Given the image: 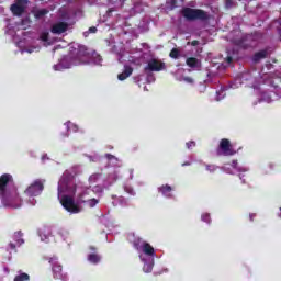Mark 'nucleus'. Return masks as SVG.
Wrapping results in <instances>:
<instances>
[{
  "instance_id": "obj_25",
  "label": "nucleus",
  "mask_w": 281,
  "mask_h": 281,
  "mask_svg": "<svg viewBox=\"0 0 281 281\" xmlns=\"http://www.w3.org/2000/svg\"><path fill=\"white\" fill-rule=\"evenodd\" d=\"M40 237L43 243H47V240L49 239V233L44 231L40 234Z\"/></svg>"
},
{
  "instance_id": "obj_7",
  "label": "nucleus",
  "mask_w": 281,
  "mask_h": 281,
  "mask_svg": "<svg viewBox=\"0 0 281 281\" xmlns=\"http://www.w3.org/2000/svg\"><path fill=\"white\" fill-rule=\"evenodd\" d=\"M166 69V64L159 59H149L145 67V71H164Z\"/></svg>"
},
{
  "instance_id": "obj_30",
  "label": "nucleus",
  "mask_w": 281,
  "mask_h": 281,
  "mask_svg": "<svg viewBox=\"0 0 281 281\" xmlns=\"http://www.w3.org/2000/svg\"><path fill=\"white\" fill-rule=\"evenodd\" d=\"M111 2L115 8H122V5H124V0H111Z\"/></svg>"
},
{
  "instance_id": "obj_39",
  "label": "nucleus",
  "mask_w": 281,
  "mask_h": 281,
  "mask_svg": "<svg viewBox=\"0 0 281 281\" xmlns=\"http://www.w3.org/2000/svg\"><path fill=\"white\" fill-rule=\"evenodd\" d=\"M262 101H263V102H271V95H269V94H263Z\"/></svg>"
},
{
  "instance_id": "obj_4",
  "label": "nucleus",
  "mask_w": 281,
  "mask_h": 281,
  "mask_svg": "<svg viewBox=\"0 0 281 281\" xmlns=\"http://www.w3.org/2000/svg\"><path fill=\"white\" fill-rule=\"evenodd\" d=\"M182 14L184 19L189 21H194V19H207V13L196 9H183Z\"/></svg>"
},
{
  "instance_id": "obj_18",
  "label": "nucleus",
  "mask_w": 281,
  "mask_h": 281,
  "mask_svg": "<svg viewBox=\"0 0 281 281\" xmlns=\"http://www.w3.org/2000/svg\"><path fill=\"white\" fill-rule=\"evenodd\" d=\"M23 236V234L21 232H16L13 235L14 240L16 241V245L21 246L23 245L25 241L23 240V238H21Z\"/></svg>"
},
{
  "instance_id": "obj_12",
  "label": "nucleus",
  "mask_w": 281,
  "mask_h": 281,
  "mask_svg": "<svg viewBox=\"0 0 281 281\" xmlns=\"http://www.w3.org/2000/svg\"><path fill=\"white\" fill-rule=\"evenodd\" d=\"M53 273L57 280L67 281V276L63 274V267L55 265L53 267Z\"/></svg>"
},
{
  "instance_id": "obj_27",
  "label": "nucleus",
  "mask_w": 281,
  "mask_h": 281,
  "mask_svg": "<svg viewBox=\"0 0 281 281\" xmlns=\"http://www.w3.org/2000/svg\"><path fill=\"white\" fill-rule=\"evenodd\" d=\"M92 194H102L104 192V189L100 186H95L93 190H91Z\"/></svg>"
},
{
  "instance_id": "obj_47",
  "label": "nucleus",
  "mask_w": 281,
  "mask_h": 281,
  "mask_svg": "<svg viewBox=\"0 0 281 281\" xmlns=\"http://www.w3.org/2000/svg\"><path fill=\"white\" fill-rule=\"evenodd\" d=\"M227 63H232V57H227Z\"/></svg>"
},
{
  "instance_id": "obj_35",
  "label": "nucleus",
  "mask_w": 281,
  "mask_h": 281,
  "mask_svg": "<svg viewBox=\"0 0 281 281\" xmlns=\"http://www.w3.org/2000/svg\"><path fill=\"white\" fill-rule=\"evenodd\" d=\"M48 38H49L48 32H44L41 34V41H43L44 43H47Z\"/></svg>"
},
{
  "instance_id": "obj_19",
  "label": "nucleus",
  "mask_w": 281,
  "mask_h": 281,
  "mask_svg": "<svg viewBox=\"0 0 281 281\" xmlns=\"http://www.w3.org/2000/svg\"><path fill=\"white\" fill-rule=\"evenodd\" d=\"M262 58H267V50H261L257 53L254 57L255 63H258V60H262Z\"/></svg>"
},
{
  "instance_id": "obj_9",
  "label": "nucleus",
  "mask_w": 281,
  "mask_h": 281,
  "mask_svg": "<svg viewBox=\"0 0 281 281\" xmlns=\"http://www.w3.org/2000/svg\"><path fill=\"white\" fill-rule=\"evenodd\" d=\"M74 65H80L79 61H74L71 58L66 57L61 59L57 65L54 66L55 71H63V69H69Z\"/></svg>"
},
{
  "instance_id": "obj_23",
  "label": "nucleus",
  "mask_w": 281,
  "mask_h": 281,
  "mask_svg": "<svg viewBox=\"0 0 281 281\" xmlns=\"http://www.w3.org/2000/svg\"><path fill=\"white\" fill-rule=\"evenodd\" d=\"M66 126H67L68 131H74V133L78 132V125L72 124L71 122H67Z\"/></svg>"
},
{
  "instance_id": "obj_32",
  "label": "nucleus",
  "mask_w": 281,
  "mask_h": 281,
  "mask_svg": "<svg viewBox=\"0 0 281 281\" xmlns=\"http://www.w3.org/2000/svg\"><path fill=\"white\" fill-rule=\"evenodd\" d=\"M93 59H94V65H100V63H102V57L97 53L93 54Z\"/></svg>"
},
{
  "instance_id": "obj_38",
  "label": "nucleus",
  "mask_w": 281,
  "mask_h": 281,
  "mask_svg": "<svg viewBox=\"0 0 281 281\" xmlns=\"http://www.w3.org/2000/svg\"><path fill=\"white\" fill-rule=\"evenodd\" d=\"M202 221H203L204 223H210V221H211V220H210V214H207V213H206V214H203V215H202Z\"/></svg>"
},
{
  "instance_id": "obj_10",
  "label": "nucleus",
  "mask_w": 281,
  "mask_h": 281,
  "mask_svg": "<svg viewBox=\"0 0 281 281\" xmlns=\"http://www.w3.org/2000/svg\"><path fill=\"white\" fill-rule=\"evenodd\" d=\"M139 258L142 260V262H145L144 267H143L144 272L150 273V271H153V267L155 265V258H153V257L146 258V256H144V255H139Z\"/></svg>"
},
{
  "instance_id": "obj_46",
  "label": "nucleus",
  "mask_w": 281,
  "mask_h": 281,
  "mask_svg": "<svg viewBox=\"0 0 281 281\" xmlns=\"http://www.w3.org/2000/svg\"><path fill=\"white\" fill-rule=\"evenodd\" d=\"M224 170H225V172H228L229 175L233 173L232 171H228V170H227V167H224Z\"/></svg>"
},
{
  "instance_id": "obj_43",
  "label": "nucleus",
  "mask_w": 281,
  "mask_h": 281,
  "mask_svg": "<svg viewBox=\"0 0 281 281\" xmlns=\"http://www.w3.org/2000/svg\"><path fill=\"white\" fill-rule=\"evenodd\" d=\"M106 157H108V159H115V156H113L111 154H108Z\"/></svg>"
},
{
  "instance_id": "obj_24",
  "label": "nucleus",
  "mask_w": 281,
  "mask_h": 281,
  "mask_svg": "<svg viewBox=\"0 0 281 281\" xmlns=\"http://www.w3.org/2000/svg\"><path fill=\"white\" fill-rule=\"evenodd\" d=\"M100 179V173H93L89 177V183H98V180Z\"/></svg>"
},
{
  "instance_id": "obj_36",
  "label": "nucleus",
  "mask_w": 281,
  "mask_h": 281,
  "mask_svg": "<svg viewBox=\"0 0 281 281\" xmlns=\"http://www.w3.org/2000/svg\"><path fill=\"white\" fill-rule=\"evenodd\" d=\"M79 50L76 53L79 57L85 56V52H87V48L85 46H78Z\"/></svg>"
},
{
  "instance_id": "obj_6",
  "label": "nucleus",
  "mask_w": 281,
  "mask_h": 281,
  "mask_svg": "<svg viewBox=\"0 0 281 281\" xmlns=\"http://www.w3.org/2000/svg\"><path fill=\"white\" fill-rule=\"evenodd\" d=\"M217 155H224L225 157L236 155V150L232 148V144L229 143V139L224 138L221 140L220 150L217 151Z\"/></svg>"
},
{
  "instance_id": "obj_48",
  "label": "nucleus",
  "mask_w": 281,
  "mask_h": 281,
  "mask_svg": "<svg viewBox=\"0 0 281 281\" xmlns=\"http://www.w3.org/2000/svg\"><path fill=\"white\" fill-rule=\"evenodd\" d=\"M29 54H32V52H34L33 49H27L26 50Z\"/></svg>"
},
{
  "instance_id": "obj_8",
  "label": "nucleus",
  "mask_w": 281,
  "mask_h": 281,
  "mask_svg": "<svg viewBox=\"0 0 281 281\" xmlns=\"http://www.w3.org/2000/svg\"><path fill=\"white\" fill-rule=\"evenodd\" d=\"M27 8V0H18L14 4L11 5V12L15 16H21Z\"/></svg>"
},
{
  "instance_id": "obj_41",
  "label": "nucleus",
  "mask_w": 281,
  "mask_h": 281,
  "mask_svg": "<svg viewBox=\"0 0 281 281\" xmlns=\"http://www.w3.org/2000/svg\"><path fill=\"white\" fill-rule=\"evenodd\" d=\"M89 32H90L91 34H95V32H98V29H97L95 26H91V27L89 29Z\"/></svg>"
},
{
  "instance_id": "obj_29",
  "label": "nucleus",
  "mask_w": 281,
  "mask_h": 281,
  "mask_svg": "<svg viewBox=\"0 0 281 281\" xmlns=\"http://www.w3.org/2000/svg\"><path fill=\"white\" fill-rule=\"evenodd\" d=\"M30 27V19H24L21 23V30H27Z\"/></svg>"
},
{
  "instance_id": "obj_14",
  "label": "nucleus",
  "mask_w": 281,
  "mask_h": 281,
  "mask_svg": "<svg viewBox=\"0 0 281 281\" xmlns=\"http://www.w3.org/2000/svg\"><path fill=\"white\" fill-rule=\"evenodd\" d=\"M188 67L191 69H201V61L194 57H190L187 59Z\"/></svg>"
},
{
  "instance_id": "obj_11",
  "label": "nucleus",
  "mask_w": 281,
  "mask_h": 281,
  "mask_svg": "<svg viewBox=\"0 0 281 281\" xmlns=\"http://www.w3.org/2000/svg\"><path fill=\"white\" fill-rule=\"evenodd\" d=\"M68 27H69V24H67L65 22H57L53 25L52 33L53 34H63V33L67 32Z\"/></svg>"
},
{
  "instance_id": "obj_34",
  "label": "nucleus",
  "mask_w": 281,
  "mask_h": 281,
  "mask_svg": "<svg viewBox=\"0 0 281 281\" xmlns=\"http://www.w3.org/2000/svg\"><path fill=\"white\" fill-rule=\"evenodd\" d=\"M206 170L209 172H216V170H218V167L216 165H206Z\"/></svg>"
},
{
  "instance_id": "obj_40",
  "label": "nucleus",
  "mask_w": 281,
  "mask_h": 281,
  "mask_svg": "<svg viewBox=\"0 0 281 281\" xmlns=\"http://www.w3.org/2000/svg\"><path fill=\"white\" fill-rule=\"evenodd\" d=\"M125 191H127L128 194H135V191L131 187H125Z\"/></svg>"
},
{
  "instance_id": "obj_28",
  "label": "nucleus",
  "mask_w": 281,
  "mask_h": 281,
  "mask_svg": "<svg viewBox=\"0 0 281 281\" xmlns=\"http://www.w3.org/2000/svg\"><path fill=\"white\" fill-rule=\"evenodd\" d=\"M233 168H235V170H237L238 172L243 171V172H247V168H238V160H233Z\"/></svg>"
},
{
  "instance_id": "obj_5",
  "label": "nucleus",
  "mask_w": 281,
  "mask_h": 281,
  "mask_svg": "<svg viewBox=\"0 0 281 281\" xmlns=\"http://www.w3.org/2000/svg\"><path fill=\"white\" fill-rule=\"evenodd\" d=\"M43 180H35L29 188L25 190L26 196L32 199L34 196H38L43 192Z\"/></svg>"
},
{
  "instance_id": "obj_49",
  "label": "nucleus",
  "mask_w": 281,
  "mask_h": 281,
  "mask_svg": "<svg viewBox=\"0 0 281 281\" xmlns=\"http://www.w3.org/2000/svg\"><path fill=\"white\" fill-rule=\"evenodd\" d=\"M83 35H85V36H89V32H85Z\"/></svg>"
},
{
  "instance_id": "obj_45",
  "label": "nucleus",
  "mask_w": 281,
  "mask_h": 281,
  "mask_svg": "<svg viewBox=\"0 0 281 281\" xmlns=\"http://www.w3.org/2000/svg\"><path fill=\"white\" fill-rule=\"evenodd\" d=\"M9 247L10 249H16V246H14V244H10Z\"/></svg>"
},
{
  "instance_id": "obj_3",
  "label": "nucleus",
  "mask_w": 281,
  "mask_h": 281,
  "mask_svg": "<svg viewBox=\"0 0 281 281\" xmlns=\"http://www.w3.org/2000/svg\"><path fill=\"white\" fill-rule=\"evenodd\" d=\"M130 240L138 251L144 252L143 256H145V258H155V248H153L148 243L142 240L139 237H135V235H131Z\"/></svg>"
},
{
  "instance_id": "obj_21",
  "label": "nucleus",
  "mask_w": 281,
  "mask_h": 281,
  "mask_svg": "<svg viewBox=\"0 0 281 281\" xmlns=\"http://www.w3.org/2000/svg\"><path fill=\"white\" fill-rule=\"evenodd\" d=\"M30 280V274L27 273H20L14 278V281H27Z\"/></svg>"
},
{
  "instance_id": "obj_26",
  "label": "nucleus",
  "mask_w": 281,
  "mask_h": 281,
  "mask_svg": "<svg viewBox=\"0 0 281 281\" xmlns=\"http://www.w3.org/2000/svg\"><path fill=\"white\" fill-rule=\"evenodd\" d=\"M169 56H170V58H175V59L179 58V56H180L179 49L173 48V49L170 52Z\"/></svg>"
},
{
  "instance_id": "obj_17",
  "label": "nucleus",
  "mask_w": 281,
  "mask_h": 281,
  "mask_svg": "<svg viewBox=\"0 0 281 281\" xmlns=\"http://www.w3.org/2000/svg\"><path fill=\"white\" fill-rule=\"evenodd\" d=\"M89 262H92V265H98L100 262L101 258L98 254H91L88 256Z\"/></svg>"
},
{
  "instance_id": "obj_16",
  "label": "nucleus",
  "mask_w": 281,
  "mask_h": 281,
  "mask_svg": "<svg viewBox=\"0 0 281 281\" xmlns=\"http://www.w3.org/2000/svg\"><path fill=\"white\" fill-rule=\"evenodd\" d=\"M159 192H161V194H164V196H172V194H170V192H172V187L166 184L159 188Z\"/></svg>"
},
{
  "instance_id": "obj_42",
  "label": "nucleus",
  "mask_w": 281,
  "mask_h": 281,
  "mask_svg": "<svg viewBox=\"0 0 281 281\" xmlns=\"http://www.w3.org/2000/svg\"><path fill=\"white\" fill-rule=\"evenodd\" d=\"M194 146H196V144L194 142L187 143V148H192Z\"/></svg>"
},
{
  "instance_id": "obj_44",
  "label": "nucleus",
  "mask_w": 281,
  "mask_h": 281,
  "mask_svg": "<svg viewBox=\"0 0 281 281\" xmlns=\"http://www.w3.org/2000/svg\"><path fill=\"white\" fill-rule=\"evenodd\" d=\"M31 201V205H36V200L32 199Z\"/></svg>"
},
{
  "instance_id": "obj_1",
  "label": "nucleus",
  "mask_w": 281,
  "mask_h": 281,
  "mask_svg": "<svg viewBox=\"0 0 281 281\" xmlns=\"http://www.w3.org/2000/svg\"><path fill=\"white\" fill-rule=\"evenodd\" d=\"M57 190V196L60 204L70 214H80L82 211V203H88L89 207H95L97 204L100 203V200L95 198L89 199V196L93 195L91 189H85L79 193L76 202L74 196H76V192H78V184H76V180H74V176H71L69 171H65L60 177Z\"/></svg>"
},
{
  "instance_id": "obj_20",
  "label": "nucleus",
  "mask_w": 281,
  "mask_h": 281,
  "mask_svg": "<svg viewBox=\"0 0 281 281\" xmlns=\"http://www.w3.org/2000/svg\"><path fill=\"white\" fill-rule=\"evenodd\" d=\"M47 12H48L47 9H40L34 12V16L36 19H41V18L45 16V14H47Z\"/></svg>"
},
{
  "instance_id": "obj_37",
  "label": "nucleus",
  "mask_w": 281,
  "mask_h": 281,
  "mask_svg": "<svg viewBox=\"0 0 281 281\" xmlns=\"http://www.w3.org/2000/svg\"><path fill=\"white\" fill-rule=\"evenodd\" d=\"M130 63H132V65H142V59L137 58V59H130Z\"/></svg>"
},
{
  "instance_id": "obj_13",
  "label": "nucleus",
  "mask_w": 281,
  "mask_h": 281,
  "mask_svg": "<svg viewBox=\"0 0 281 281\" xmlns=\"http://www.w3.org/2000/svg\"><path fill=\"white\" fill-rule=\"evenodd\" d=\"M133 75V68L131 66H125L122 74H119L117 78L119 80H126V78L131 77Z\"/></svg>"
},
{
  "instance_id": "obj_31",
  "label": "nucleus",
  "mask_w": 281,
  "mask_h": 281,
  "mask_svg": "<svg viewBox=\"0 0 281 281\" xmlns=\"http://www.w3.org/2000/svg\"><path fill=\"white\" fill-rule=\"evenodd\" d=\"M176 5H177L176 0H168L167 1V8H169V10H173V8H176Z\"/></svg>"
},
{
  "instance_id": "obj_2",
  "label": "nucleus",
  "mask_w": 281,
  "mask_h": 281,
  "mask_svg": "<svg viewBox=\"0 0 281 281\" xmlns=\"http://www.w3.org/2000/svg\"><path fill=\"white\" fill-rule=\"evenodd\" d=\"M12 181V176L4 173L0 177V199L3 207H21V198L16 188L8 189V183Z\"/></svg>"
},
{
  "instance_id": "obj_22",
  "label": "nucleus",
  "mask_w": 281,
  "mask_h": 281,
  "mask_svg": "<svg viewBox=\"0 0 281 281\" xmlns=\"http://www.w3.org/2000/svg\"><path fill=\"white\" fill-rule=\"evenodd\" d=\"M178 80L180 82H187L188 85H192L194 82V79H192V77H179Z\"/></svg>"
},
{
  "instance_id": "obj_15",
  "label": "nucleus",
  "mask_w": 281,
  "mask_h": 281,
  "mask_svg": "<svg viewBox=\"0 0 281 281\" xmlns=\"http://www.w3.org/2000/svg\"><path fill=\"white\" fill-rule=\"evenodd\" d=\"M113 52L119 56V61L122 63V57L124 56V47L122 44L114 45Z\"/></svg>"
},
{
  "instance_id": "obj_33",
  "label": "nucleus",
  "mask_w": 281,
  "mask_h": 281,
  "mask_svg": "<svg viewBox=\"0 0 281 281\" xmlns=\"http://www.w3.org/2000/svg\"><path fill=\"white\" fill-rule=\"evenodd\" d=\"M223 98H225V90H220L218 92H216L217 102L223 100Z\"/></svg>"
},
{
  "instance_id": "obj_50",
  "label": "nucleus",
  "mask_w": 281,
  "mask_h": 281,
  "mask_svg": "<svg viewBox=\"0 0 281 281\" xmlns=\"http://www.w3.org/2000/svg\"><path fill=\"white\" fill-rule=\"evenodd\" d=\"M182 166H190V164H183Z\"/></svg>"
}]
</instances>
